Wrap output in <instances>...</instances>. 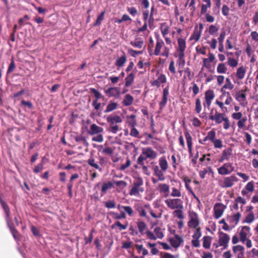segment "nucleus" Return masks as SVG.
I'll list each match as a JSON object with an SVG mask.
<instances>
[{
  "mask_svg": "<svg viewBox=\"0 0 258 258\" xmlns=\"http://www.w3.org/2000/svg\"><path fill=\"white\" fill-rule=\"evenodd\" d=\"M169 95V88L168 87H165L163 90V96L162 100L159 103V112L160 113L162 111L163 108L166 105L168 101V96Z\"/></svg>",
  "mask_w": 258,
  "mask_h": 258,
  "instance_id": "nucleus-12",
  "label": "nucleus"
},
{
  "mask_svg": "<svg viewBox=\"0 0 258 258\" xmlns=\"http://www.w3.org/2000/svg\"><path fill=\"white\" fill-rule=\"evenodd\" d=\"M113 183L111 181L103 182L101 185V196H104L106 194L107 190L113 187Z\"/></svg>",
  "mask_w": 258,
  "mask_h": 258,
  "instance_id": "nucleus-25",
  "label": "nucleus"
},
{
  "mask_svg": "<svg viewBox=\"0 0 258 258\" xmlns=\"http://www.w3.org/2000/svg\"><path fill=\"white\" fill-rule=\"evenodd\" d=\"M225 210L224 206L222 204L217 203L214 207V216L218 219L222 216Z\"/></svg>",
  "mask_w": 258,
  "mask_h": 258,
  "instance_id": "nucleus-15",
  "label": "nucleus"
},
{
  "mask_svg": "<svg viewBox=\"0 0 258 258\" xmlns=\"http://www.w3.org/2000/svg\"><path fill=\"white\" fill-rule=\"evenodd\" d=\"M123 55L117 59L115 61V64L118 68L122 67L126 61V56L124 52H123Z\"/></svg>",
  "mask_w": 258,
  "mask_h": 258,
  "instance_id": "nucleus-37",
  "label": "nucleus"
},
{
  "mask_svg": "<svg viewBox=\"0 0 258 258\" xmlns=\"http://www.w3.org/2000/svg\"><path fill=\"white\" fill-rule=\"evenodd\" d=\"M113 217L115 219H125L126 218V214L125 212H122L121 211L120 214H119L117 213L112 212L111 213Z\"/></svg>",
  "mask_w": 258,
  "mask_h": 258,
  "instance_id": "nucleus-53",
  "label": "nucleus"
},
{
  "mask_svg": "<svg viewBox=\"0 0 258 258\" xmlns=\"http://www.w3.org/2000/svg\"><path fill=\"white\" fill-rule=\"evenodd\" d=\"M167 79L164 74H160L158 77L157 80H155L151 82V84L153 86H156L159 87L161 83H165L166 82Z\"/></svg>",
  "mask_w": 258,
  "mask_h": 258,
  "instance_id": "nucleus-21",
  "label": "nucleus"
},
{
  "mask_svg": "<svg viewBox=\"0 0 258 258\" xmlns=\"http://www.w3.org/2000/svg\"><path fill=\"white\" fill-rule=\"evenodd\" d=\"M121 209L124 210L125 213H127L130 216L133 215L134 211L131 206H122Z\"/></svg>",
  "mask_w": 258,
  "mask_h": 258,
  "instance_id": "nucleus-58",
  "label": "nucleus"
},
{
  "mask_svg": "<svg viewBox=\"0 0 258 258\" xmlns=\"http://www.w3.org/2000/svg\"><path fill=\"white\" fill-rule=\"evenodd\" d=\"M90 91H91V93H92L94 94V96L96 98V99H97V100L99 99L103 98V97L102 96L101 94L100 93V92L98 91V90H97L96 89L91 88Z\"/></svg>",
  "mask_w": 258,
  "mask_h": 258,
  "instance_id": "nucleus-59",
  "label": "nucleus"
},
{
  "mask_svg": "<svg viewBox=\"0 0 258 258\" xmlns=\"http://www.w3.org/2000/svg\"><path fill=\"white\" fill-rule=\"evenodd\" d=\"M238 181V178L233 174L229 176L224 177L222 181H219V185L222 188H230Z\"/></svg>",
  "mask_w": 258,
  "mask_h": 258,
  "instance_id": "nucleus-6",
  "label": "nucleus"
},
{
  "mask_svg": "<svg viewBox=\"0 0 258 258\" xmlns=\"http://www.w3.org/2000/svg\"><path fill=\"white\" fill-rule=\"evenodd\" d=\"M215 97V95L213 90L209 89L206 91L205 93V102L203 103L204 106H207L208 108H209Z\"/></svg>",
  "mask_w": 258,
  "mask_h": 258,
  "instance_id": "nucleus-11",
  "label": "nucleus"
},
{
  "mask_svg": "<svg viewBox=\"0 0 258 258\" xmlns=\"http://www.w3.org/2000/svg\"><path fill=\"white\" fill-rule=\"evenodd\" d=\"M232 250L233 253L235 254L241 251H244V247L241 245H237L233 246Z\"/></svg>",
  "mask_w": 258,
  "mask_h": 258,
  "instance_id": "nucleus-63",
  "label": "nucleus"
},
{
  "mask_svg": "<svg viewBox=\"0 0 258 258\" xmlns=\"http://www.w3.org/2000/svg\"><path fill=\"white\" fill-rule=\"evenodd\" d=\"M178 58L177 60V63L178 64L179 66H181L182 67H184L185 63V61L184 58V54L178 53Z\"/></svg>",
  "mask_w": 258,
  "mask_h": 258,
  "instance_id": "nucleus-48",
  "label": "nucleus"
},
{
  "mask_svg": "<svg viewBox=\"0 0 258 258\" xmlns=\"http://www.w3.org/2000/svg\"><path fill=\"white\" fill-rule=\"evenodd\" d=\"M164 45V43L163 41L159 38H157V41L154 52V54L155 55H159L160 54H161V49Z\"/></svg>",
  "mask_w": 258,
  "mask_h": 258,
  "instance_id": "nucleus-26",
  "label": "nucleus"
},
{
  "mask_svg": "<svg viewBox=\"0 0 258 258\" xmlns=\"http://www.w3.org/2000/svg\"><path fill=\"white\" fill-rule=\"evenodd\" d=\"M218 244L220 246H223V249H227L228 246V243L230 241V236L227 233L222 231L218 232Z\"/></svg>",
  "mask_w": 258,
  "mask_h": 258,
  "instance_id": "nucleus-9",
  "label": "nucleus"
},
{
  "mask_svg": "<svg viewBox=\"0 0 258 258\" xmlns=\"http://www.w3.org/2000/svg\"><path fill=\"white\" fill-rule=\"evenodd\" d=\"M234 88V85L231 83L230 80L227 78L226 79V83L221 89V92H223L224 89H228L232 90Z\"/></svg>",
  "mask_w": 258,
  "mask_h": 258,
  "instance_id": "nucleus-49",
  "label": "nucleus"
},
{
  "mask_svg": "<svg viewBox=\"0 0 258 258\" xmlns=\"http://www.w3.org/2000/svg\"><path fill=\"white\" fill-rule=\"evenodd\" d=\"M245 73V69L243 66H241L237 70L236 76L238 79L241 80L244 78Z\"/></svg>",
  "mask_w": 258,
  "mask_h": 258,
  "instance_id": "nucleus-36",
  "label": "nucleus"
},
{
  "mask_svg": "<svg viewBox=\"0 0 258 258\" xmlns=\"http://www.w3.org/2000/svg\"><path fill=\"white\" fill-rule=\"evenodd\" d=\"M156 245V244L155 243H151L150 242L147 243V246L151 248V252L152 254H153V255H156L159 253V250L155 247Z\"/></svg>",
  "mask_w": 258,
  "mask_h": 258,
  "instance_id": "nucleus-47",
  "label": "nucleus"
},
{
  "mask_svg": "<svg viewBox=\"0 0 258 258\" xmlns=\"http://www.w3.org/2000/svg\"><path fill=\"white\" fill-rule=\"evenodd\" d=\"M241 216V215L239 212L234 214L228 218L229 223L233 224L234 225H237L239 221Z\"/></svg>",
  "mask_w": 258,
  "mask_h": 258,
  "instance_id": "nucleus-31",
  "label": "nucleus"
},
{
  "mask_svg": "<svg viewBox=\"0 0 258 258\" xmlns=\"http://www.w3.org/2000/svg\"><path fill=\"white\" fill-rule=\"evenodd\" d=\"M95 232L94 229H92L89 233L88 237H85L84 240L85 241V243L87 244L88 243H90L92 242L93 238V233Z\"/></svg>",
  "mask_w": 258,
  "mask_h": 258,
  "instance_id": "nucleus-57",
  "label": "nucleus"
},
{
  "mask_svg": "<svg viewBox=\"0 0 258 258\" xmlns=\"http://www.w3.org/2000/svg\"><path fill=\"white\" fill-rule=\"evenodd\" d=\"M0 203L6 215V220L12 234L16 240H19L20 234L18 231L10 223L11 220L10 218L11 212L9 206L1 199H0Z\"/></svg>",
  "mask_w": 258,
  "mask_h": 258,
  "instance_id": "nucleus-1",
  "label": "nucleus"
},
{
  "mask_svg": "<svg viewBox=\"0 0 258 258\" xmlns=\"http://www.w3.org/2000/svg\"><path fill=\"white\" fill-rule=\"evenodd\" d=\"M115 227H119L120 230H125L127 228V224L123 225L119 221H116L112 225V228H114Z\"/></svg>",
  "mask_w": 258,
  "mask_h": 258,
  "instance_id": "nucleus-51",
  "label": "nucleus"
},
{
  "mask_svg": "<svg viewBox=\"0 0 258 258\" xmlns=\"http://www.w3.org/2000/svg\"><path fill=\"white\" fill-rule=\"evenodd\" d=\"M232 155V150L231 148H228L224 150L221 154V156L219 159V162H222L224 160H229Z\"/></svg>",
  "mask_w": 258,
  "mask_h": 258,
  "instance_id": "nucleus-20",
  "label": "nucleus"
},
{
  "mask_svg": "<svg viewBox=\"0 0 258 258\" xmlns=\"http://www.w3.org/2000/svg\"><path fill=\"white\" fill-rule=\"evenodd\" d=\"M154 232L157 238L162 239L164 237L163 232L159 227H156L154 229Z\"/></svg>",
  "mask_w": 258,
  "mask_h": 258,
  "instance_id": "nucleus-46",
  "label": "nucleus"
},
{
  "mask_svg": "<svg viewBox=\"0 0 258 258\" xmlns=\"http://www.w3.org/2000/svg\"><path fill=\"white\" fill-rule=\"evenodd\" d=\"M105 14V11H102L99 15L98 16L95 22L93 24V26H100L101 24L102 21L104 19V15Z\"/></svg>",
  "mask_w": 258,
  "mask_h": 258,
  "instance_id": "nucleus-40",
  "label": "nucleus"
},
{
  "mask_svg": "<svg viewBox=\"0 0 258 258\" xmlns=\"http://www.w3.org/2000/svg\"><path fill=\"white\" fill-rule=\"evenodd\" d=\"M228 64L231 67H236L238 65V60L231 57L228 58Z\"/></svg>",
  "mask_w": 258,
  "mask_h": 258,
  "instance_id": "nucleus-56",
  "label": "nucleus"
},
{
  "mask_svg": "<svg viewBox=\"0 0 258 258\" xmlns=\"http://www.w3.org/2000/svg\"><path fill=\"white\" fill-rule=\"evenodd\" d=\"M103 128L98 126L94 123L90 125V130L88 131V134L90 135H97L96 136L92 138V140L96 142H102L103 141V137L101 134H99L103 132Z\"/></svg>",
  "mask_w": 258,
  "mask_h": 258,
  "instance_id": "nucleus-5",
  "label": "nucleus"
},
{
  "mask_svg": "<svg viewBox=\"0 0 258 258\" xmlns=\"http://www.w3.org/2000/svg\"><path fill=\"white\" fill-rule=\"evenodd\" d=\"M153 169L154 174L158 177V180L163 181L165 180V178L162 172L163 170H162L161 169H160L158 165L154 166Z\"/></svg>",
  "mask_w": 258,
  "mask_h": 258,
  "instance_id": "nucleus-23",
  "label": "nucleus"
},
{
  "mask_svg": "<svg viewBox=\"0 0 258 258\" xmlns=\"http://www.w3.org/2000/svg\"><path fill=\"white\" fill-rule=\"evenodd\" d=\"M178 51V53L184 54V51L186 48V42L184 39L179 38L177 39Z\"/></svg>",
  "mask_w": 258,
  "mask_h": 258,
  "instance_id": "nucleus-24",
  "label": "nucleus"
},
{
  "mask_svg": "<svg viewBox=\"0 0 258 258\" xmlns=\"http://www.w3.org/2000/svg\"><path fill=\"white\" fill-rule=\"evenodd\" d=\"M144 42L141 38H137L130 42V44L135 48L141 49L144 46Z\"/></svg>",
  "mask_w": 258,
  "mask_h": 258,
  "instance_id": "nucleus-28",
  "label": "nucleus"
},
{
  "mask_svg": "<svg viewBox=\"0 0 258 258\" xmlns=\"http://www.w3.org/2000/svg\"><path fill=\"white\" fill-rule=\"evenodd\" d=\"M136 116L135 114H131L126 117L127 123L130 127H135L137 125V122L136 119Z\"/></svg>",
  "mask_w": 258,
  "mask_h": 258,
  "instance_id": "nucleus-30",
  "label": "nucleus"
},
{
  "mask_svg": "<svg viewBox=\"0 0 258 258\" xmlns=\"http://www.w3.org/2000/svg\"><path fill=\"white\" fill-rule=\"evenodd\" d=\"M169 242L173 247L177 248L183 242V240L178 234H175L173 238H170Z\"/></svg>",
  "mask_w": 258,
  "mask_h": 258,
  "instance_id": "nucleus-17",
  "label": "nucleus"
},
{
  "mask_svg": "<svg viewBox=\"0 0 258 258\" xmlns=\"http://www.w3.org/2000/svg\"><path fill=\"white\" fill-rule=\"evenodd\" d=\"M212 241V237L210 236H205L203 238V246L206 249H210Z\"/></svg>",
  "mask_w": 258,
  "mask_h": 258,
  "instance_id": "nucleus-34",
  "label": "nucleus"
},
{
  "mask_svg": "<svg viewBox=\"0 0 258 258\" xmlns=\"http://www.w3.org/2000/svg\"><path fill=\"white\" fill-rule=\"evenodd\" d=\"M213 109L211 110L209 115V119L214 121L216 124H220L223 121V127L225 130H228L230 126V123L228 117L223 113H220L216 111L215 113L213 114Z\"/></svg>",
  "mask_w": 258,
  "mask_h": 258,
  "instance_id": "nucleus-2",
  "label": "nucleus"
},
{
  "mask_svg": "<svg viewBox=\"0 0 258 258\" xmlns=\"http://www.w3.org/2000/svg\"><path fill=\"white\" fill-rule=\"evenodd\" d=\"M142 153L147 159H154L156 158L157 156V153L151 147L143 148Z\"/></svg>",
  "mask_w": 258,
  "mask_h": 258,
  "instance_id": "nucleus-14",
  "label": "nucleus"
},
{
  "mask_svg": "<svg viewBox=\"0 0 258 258\" xmlns=\"http://www.w3.org/2000/svg\"><path fill=\"white\" fill-rule=\"evenodd\" d=\"M255 219V216L253 212V211H251V212L249 213L247 215L245 216V218L243 220L242 223H251L254 221Z\"/></svg>",
  "mask_w": 258,
  "mask_h": 258,
  "instance_id": "nucleus-38",
  "label": "nucleus"
},
{
  "mask_svg": "<svg viewBox=\"0 0 258 258\" xmlns=\"http://www.w3.org/2000/svg\"><path fill=\"white\" fill-rule=\"evenodd\" d=\"M161 32L163 37H165L169 32V27L166 23H162L161 27Z\"/></svg>",
  "mask_w": 258,
  "mask_h": 258,
  "instance_id": "nucleus-41",
  "label": "nucleus"
},
{
  "mask_svg": "<svg viewBox=\"0 0 258 258\" xmlns=\"http://www.w3.org/2000/svg\"><path fill=\"white\" fill-rule=\"evenodd\" d=\"M87 163L90 166L95 168L96 169L101 170L99 165L95 163V159L93 156L90 157V158L88 160Z\"/></svg>",
  "mask_w": 258,
  "mask_h": 258,
  "instance_id": "nucleus-43",
  "label": "nucleus"
},
{
  "mask_svg": "<svg viewBox=\"0 0 258 258\" xmlns=\"http://www.w3.org/2000/svg\"><path fill=\"white\" fill-rule=\"evenodd\" d=\"M117 107V103L115 102H109V103L107 105L105 110L104 111L105 113H107L111 112L115 109H116Z\"/></svg>",
  "mask_w": 258,
  "mask_h": 258,
  "instance_id": "nucleus-42",
  "label": "nucleus"
},
{
  "mask_svg": "<svg viewBox=\"0 0 258 258\" xmlns=\"http://www.w3.org/2000/svg\"><path fill=\"white\" fill-rule=\"evenodd\" d=\"M199 26V27L198 26L195 27L194 31L189 38V40H195L196 42L199 40L204 27L202 23H200Z\"/></svg>",
  "mask_w": 258,
  "mask_h": 258,
  "instance_id": "nucleus-10",
  "label": "nucleus"
},
{
  "mask_svg": "<svg viewBox=\"0 0 258 258\" xmlns=\"http://www.w3.org/2000/svg\"><path fill=\"white\" fill-rule=\"evenodd\" d=\"M135 246L138 250V253L142 254L141 258H145V256L148 254L149 252L148 250L144 248L143 245L136 244Z\"/></svg>",
  "mask_w": 258,
  "mask_h": 258,
  "instance_id": "nucleus-29",
  "label": "nucleus"
},
{
  "mask_svg": "<svg viewBox=\"0 0 258 258\" xmlns=\"http://www.w3.org/2000/svg\"><path fill=\"white\" fill-rule=\"evenodd\" d=\"M189 220L187 223L188 226L190 228L196 229L198 228L200 221L198 214L194 211L189 213Z\"/></svg>",
  "mask_w": 258,
  "mask_h": 258,
  "instance_id": "nucleus-8",
  "label": "nucleus"
},
{
  "mask_svg": "<svg viewBox=\"0 0 258 258\" xmlns=\"http://www.w3.org/2000/svg\"><path fill=\"white\" fill-rule=\"evenodd\" d=\"M107 122L109 124V132L116 134L119 131V126L117 123H121L122 121V118L118 115H109L106 118Z\"/></svg>",
  "mask_w": 258,
  "mask_h": 258,
  "instance_id": "nucleus-4",
  "label": "nucleus"
},
{
  "mask_svg": "<svg viewBox=\"0 0 258 258\" xmlns=\"http://www.w3.org/2000/svg\"><path fill=\"white\" fill-rule=\"evenodd\" d=\"M247 121V117H242L237 122V125L239 128L242 129L245 126V123Z\"/></svg>",
  "mask_w": 258,
  "mask_h": 258,
  "instance_id": "nucleus-54",
  "label": "nucleus"
},
{
  "mask_svg": "<svg viewBox=\"0 0 258 258\" xmlns=\"http://www.w3.org/2000/svg\"><path fill=\"white\" fill-rule=\"evenodd\" d=\"M165 203L171 210L183 209V201L180 199H168L165 201Z\"/></svg>",
  "mask_w": 258,
  "mask_h": 258,
  "instance_id": "nucleus-7",
  "label": "nucleus"
},
{
  "mask_svg": "<svg viewBox=\"0 0 258 258\" xmlns=\"http://www.w3.org/2000/svg\"><path fill=\"white\" fill-rule=\"evenodd\" d=\"M135 79V74L133 73L128 74L125 79V86L130 87L134 82Z\"/></svg>",
  "mask_w": 258,
  "mask_h": 258,
  "instance_id": "nucleus-35",
  "label": "nucleus"
},
{
  "mask_svg": "<svg viewBox=\"0 0 258 258\" xmlns=\"http://www.w3.org/2000/svg\"><path fill=\"white\" fill-rule=\"evenodd\" d=\"M245 189L249 192H253L254 189V181L248 182L245 186Z\"/></svg>",
  "mask_w": 258,
  "mask_h": 258,
  "instance_id": "nucleus-55",
  "label": "nucleus"
},
{
  "mask_svg": "<svg viewBox=\"0 0 258 258\" xmlns=\"http://www.w3.org/2000/svg\"><path fill=\"white\" fill-rule=\"evenodd\" d=\"M159 164L162 170L166 171L168 168V164L165 156L161 157L159 160Z\"/></svg>",
  "mask_w": 258,
  "mask_h": 258,
  "instance_id": "nucleus-32",
  "label": "nucleus"
},
{
  "mask_svg": "<svg viewBox=\"0 0 258 258\" xmlns=\"http://www.w3.org/2000/svg\"><path fill=\"white\" fill-rule=\"evenodd\" d=\"M106 95L108 97H116L120 95V90L118 87H110L105 90Z\"/></svg>",
  "mask_w": 258,
  "mask_h": 258,
  "instance_id": "nucleus-18",
  "label": "nucleus"
},
{
  "mask_svg": "<svg viewBox=\"0 0 258 258\" xmlns=\"http://www.w3.org/2000/svg\"><path fill=\"white\" fill-rule=\"evenodd\" d=\"M207 136L209 140L212 142L216 139V132L214 130H212L209 132L207 134Z\"/></svg>",
  "mask_w": 258,
  "mask_h": 258,
  "instance_id": "nucleus-61",
  "label": "nucleus"
},
{
  "mask_svg": "<svg viewBox=\"0 0 258 258\" xmlns=\"http://www.w3.org/2000/svg\"><path fill=\"white\" fill-rule=\"evenodd\" d=\"M143 19L144 21V24L142 27L139 28L137 30L138 33L145 31L147 30V21L149 19L150 14L148 10H145L142 12Z\"/></svg>",
  "mask_w": 258,
  "mask_h": 258,
  "instance_id": "nucleus-16",
  "label": "nucleus"
},
{
  "mask_svg": "<svg viewBox=\"0 0 258 258\" xmlns=\"http://www.w3.org/2000/svg\"><path fill=\"white\" fill-rule=\"evenodd\" d=\"M137 224L139 232L141 234H143L144 231L147 229V227L146 224L142 221L138 220Z\"/></svg>",
  "mask_w": 258,
  "mask_h": 258,
  "instance_id": "nucleus-39",
  "label": "nucleus"
},
{
  "mask_svg": "<svg viewBox=\"0 0 258 258\" xmlns=\"http://www.w3.org/2000/svg\"><path fill=\"white\" fill-rule=\"evenodd\" d=\"M250 234V228L248 226H242L239 231V239L242 243H245L246 240L247 236Z\"/></svg>",
  "mask_w": 258,
  "mask_h": 258,
  "instance_id": "nucleus-13",
  "label": "nucleus"
},
{
  "mask_svg": "<svg viewBox=\"0 0 258 258\" xmlns=\"http://www.w3.org/2000/svg\"><path fill=\"white\" fill-rule=\"evenodd\" d=\"M130 135L132 137L139 138L140 133L138 130L135 127H131Z\"/></svg>",
  "mask_w": 258,
  "mask_h": 258,
  "instance_id": "nucleus-64",
  "label": "nucleus"
},
{
  "mask_svg": "<svg viewBox=\"0 0 258 258\" xmlns=\"http://www.w3.org/2000/svg\"><path fill=\"white\" fill-rule=\"evenodd\" d=\"M145 191L144 187V180L141 177L135 178L133 181L131 189L129 191V194L131 196L140 197L141 194Z\"/></svg>",
  "mask_w": 258,
  "mask_h": 258,
  "instance_id": "nucleus-3",
  "label": "nucleus"
},
{
  "mask_svg": "<svg viewBox=\"0 0 258 258\" xmlns=\"http://www.w3.org/2000/svg\"><path fill=\"white\" fill-rule=\"evenodd\" d=\"M227 68L224 63H219L217 68V71L218 73L220 74H225L226 73L227 71Z\"/></svg>",
  "mask_w": 258,
  "mask_h": 258,
  "instance_id": "nucleus-45",
  "label": "nucleus"
},
{
  "mask_svg": "<svg viewBox=\"0 0 258 258\" xmlns=\"http://www.w3.org/2000/svg\"><path fill=\"white\" fill-rule=\"evenodd\" d=\"M218 172L220 175H225L230 174L231 173V171H230L227 168L221 166L218 168Z\"/></svg>",
  "mask_w": 258,
  "mask_h": 258,
  "instance_id": "nucleus-44",
  "label": "nucleus"
},
{
  "mask_svg": "<svg viewBox=\"0 0 258 258\" xmlns=\"http://www.w3.org/2000/svg\"><path fill=\"white\" fill-rule=\"evenodd\" d=\"M183 209H177L174 211L173 215L177 217L178 219H183L184 218V215L182 212Z\"/></svg>",
  "mask_w": 258,
  "mask_h": 258,
  "instance_id": "nucleus-50",
  "label": "nucleus"
},
{
  "mask_svg": "<svg viewBox=\"0 0 258 258\" xmlns=\"http://www.w3.org/2000/svg\"><path fill=\"white\" fill-rule=\"evenodd\" d=\"M195 111L197 113H200L202 110L201 102L200 98H197L196 100L195 103Z\"/></svg>",
  "mask_w": 258,
  "mask_h": 258,
  "instance_id": "nucleus-52",
  "label": "nucleus"
},
{
  "mask_svg": "<svg viewBox=\"0 0 258 258\" xmlns=\"http://www.w3.org/2000/svg\"><path fill=\"white\" fill-rule=\"evenodd\" d=\"M160 193L163 194L164 198H167L169 195V186L166 183H160L157 188Z\"/></svg>",
  "mask_w": 258,
  "mask_h": 258,
  "instance_id": "nucleus-19",
  "label": "nucleus"
},
{
  "mask_svg": "<svg viewBox=\"0 0 258 258\" xmlns=\"http://www.w3.org/2000/svg\"><path fill=\"white\" fill-rule=\"evenodd\" d=\"M184 136H185V139L186 140L188 152L189 153H191L192 147V137H191V135H190V134L187 131L184 132Z\"/></svg>",
  "mask_w": 258,
  "mask_h": 258,
  "instance_id": "nucleus-27",
  "label": "nucleus"
},
{
  "mask_svg": "<svg viewBox=\"0 0 258 258\" xmlns=\"http://www.w3.org/2000/svg\"><path fill=\"white\" fill-rule=\"evenodd\" d=\"M127 51L128 53L134 57H136L137 55L142 54L143 53L142 51L135 50L132 48L128 49Z\"/></svg>",
  "mask_w": 258,
  "mask_h": 258,
  "instance_id": "nucleus-60",
  "label": "nucleus"
},
{
  "mask_svg": "<svg viewBox=\"0 0 258 258\" xmlns=\"http://www.w3.org/2000/svg\"><path fill=\"white\" fill-rule=\"evenodd\" d=\"M247 88L245 87L244 90H241L238 92H237L235 95V99L237 101L239 102L240 103L241 102H244L246 100V94L245 92L247 91Z\"/></svg>",
  "mask_w": 258,
  "mask_h": 258,
  "instance_id": "nucleus-22",
  "label": "nucleus"
},
{
  "mask_svg": "<svg viewBox=\"0 0 258 258\" xmlns=\"http://www.w3.org/2000/svg\"><path fill=\"white\" fill-rule=\"evenodd\" d=\"M134 101V97L129 94H126L122 101V104L124 106H128L132 105Z\"/></svg>",
  "mask_w": 258,
  "mask_h": 258,
  "instance_id": "nucleus-33",
  "label": "nucleus"
},
{
  "mask_svg": "<svg viewBox=\"0 0 258 258\" xmlns=\"http://www.w3.org/2000/svg\"><path fill=\"white\" fill-rule=\"evenodd\" d=\"M105 206L108 209H113L116 206L115 202L114 200H109L105 203Z\"/></svg>",
  "mask_w": 258,
  "mask_h": 258,
  "instance_id": "nucleus-62",
  "label": "nucleus"
}]
</instances>
